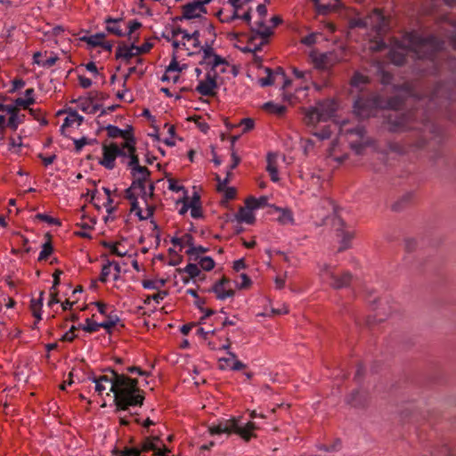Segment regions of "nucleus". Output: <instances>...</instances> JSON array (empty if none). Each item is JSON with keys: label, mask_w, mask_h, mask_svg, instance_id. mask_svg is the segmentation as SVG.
I'll return each mask as SVG.
<instances>
[{"label": "nucleus", "mask_w": 456, "mask_h": 456, "mask_svg": "<svg viewBox=\"0 0 456 456\" xmlns=\"http://www.w3.org/2000/svg\"><path fill=\"white\" fill-rule=\"evenodd\" d=\"M199 37L200 32L198 30L189 33L180 27H174L167 34L166 38L173 46V54L172 60L162 76V81L175 84L179 80L180 74L188 68V64L183 61L184 56L201 54L200 61H203L204 51L207 48H212V46L208 45H201Z\"/></svg>", "instance_id": "1"}, {"label": "nucleus", "mask_w": 456, "mask_h": 456, "mask_svg": "<svg viewBox=\"0 0 456 456\" xmlns=\"http://www.w3.org/2000/svg\"><path fill=\"white\" fill-rule=\"evenodd\" d=\"M442 47L441 42L436 37H422L417 32L404 35L401 41L395 40L389 50L390 61L395 65L404 62L405 57L412 53L419 59L432 57L434 53Z\"/></svg>", "instance_id": "2"}, {"label": "nucleus", "mask_w": 456, "mask_h": 456, "mask_svg": "<svg viewBox=\"0 0 456 456\" xmlns=\"http://www.w3.org/2000/svg\"><path fill=\"white\" fill-rule=\"evenodd\" d=\"M337 110V104L332 100H324L316 102L314 106L304 109V122L311 133L321 140L328 139L331 134V126L337 128L336 124L327 123Z\"/></svg>", "instance_id": "3"}, {"label": "nucleus", "mask_w": 456, "mask_h": 456, "mask_svg": "<svg viewBox=\"0 0 456 456\" xmlns=\"http://www.w3.org/2000/svg\"><path fill=\"white\" fill-rule=\"evenodd\" d=\"M201 64L210 67L204 78L200 79L195 91L203 96H213L217 89V75L225 72L228 68V62L223 57L215 53L213 48H207L204 51L203 61Z\"/></svg>", "instance_id": "4"}, {"label": "nucleus", "mask_w": 456, "mask_h": 456, "mask_svg": "<svg viewBox=\"0 0 456 456\" xmlns=\"http://www.w3.org/2000/svg\"><path fill=\"white\" fill-rule=\"evenodd\" d=\"M113 394L114 402L118 410H127L130 406H141L144 400L138 380L125 374H118Z\"/></svg>", "instance_id": "5"}, {"label": "nucleus", "mask_w": 456, "mask_h": 456, "mask_svg": "<svg viewBox=\"0 0 456 456\" xmlns=\"http://www.w3.org/2000/svg\"><path fill=\"white\" fill-rule=\"evenodd\" d=\"M126 164L134 178L131 186L126 190V198H132L134 194L144 193V191H152L153 186L149 181L150 171L139 164L135 151H133Z\"/></svg>", "instance_id": "6"}, {"label": "nucleus", "mask_w": 456, "mask_h": 456, "mask_svg": "<svg viewBox=\"0 0 456 456\" xmlns=\"http://www.w3.org/2000/svg\"><path fill=\"white\" fill-rule=\"evenodd\" d=\"M257 428L256 424L253 421H248L245 425H240V419L232 418L229 419L218 420L217 423H213L208 427V431L211 435H229L231 433H235L244 441H249L251 438L256 437L255 430Z\"/></svg>", "instance_id": "7"}, {"label": "nucleus", "mask_w": 456, "mask_h": 456, "mask_svg": "<svg viewBox=\"0 0 456 456\" xmlns=\"http://www.w3.org/2000/svg\"><path fill=\"white\" fill-rule=\"evenodd\" d=\"M387 26V21L386 17L382 14L380 10L375 9L370 14H369L366 18H354L350 20V27H364L370 28L376 34L377 37H379L380 34L386 29ZM369 48L371 51H381L385 48V44L377 37V40L370 42Z\"/></svg>", "instance_id": "8"}, {"label": "nucleus", "mask_w": 456, "mask_h": 456, "mask_svg": "<svg viewBox=\"0 0 456 456\" xmlns=\"http://www.w3.org/2000/svg\"><path fill=\"white\" fill-rule=\"evenodd\" d=\"M401 106V101L398 99H392L384 102L379 96H375L371 99L364 100L359 98L355 101L354 105V111L361 118H366L374 115L376 109H394L396 110Z\"/></svg>", "instance_id": "9"}, {"label": "nucleus", "mask_w": 456, "mask_h": 456, "mask_svg": "<svg viewBox=\"0 0 456 456\" xmlns=\"http://www.w3.org/2000/svg\"><path fill=\"white\" fill-rule=\"evenodd\" d=\"M102 157L99 160V164L106 169L111 170L116 167V159L120 158L122 163H126L133 151L136 150H130L123 146H119L116 142L102 143Z\"/></svg>", "instance_id": "10"}, {"label": "nucleus", "mask_w": 456, "mask_h": 456, "mask_svg": "<svg viewBox=\"0 0 456 456\" xmlns=\"http://www.w3.org/2000/svg\"><path fill=\"white\" fill-rule=\"evenodd\" d=\"M310 58L317 69H329L337 63L347 59L346 48H338L329 53L312 51Z\"/></svg>", "instance_id": "11"}, {"label": "nucleus", "mask_w": 456, "mask_h": 456, "mask_svg": "<svg viewBox=\"0 0 456 456\" xmlns=\"http://www.w3.org/2000/svg\"><path fill=\"white\" fill-rule=\"evenodd\" d=\"M265 77H260L258 83L261 86H268L274 84H281L283 90V99L290 103H294V97L289 91L290 80L287 79L282 69L278 68L273 71L269 68L265 69Z\"/></svg>", "instance_id": "12"}, {"label": "nucleus", "mask_w": 456, "mask_h": 456, "mask_svg": "<svg viewBox=\"0 0 456 456\" xmlns=\"http://www.w3.org/2000/svg\"><path fill=\"white\" fill-rule=\"evenodd\" d=\"M118 373L113 370H107L103 374L99 376L90 377L89 379L94 384V393L99 396H110V393L114 394L116 380L118 379Z\"/></svg>", "instance_id": "13"}, {"label": "nucleus", "mask_w": 456, "mask_h": 456, "mask_svg": "<svg viewBox=\"0 0 456 456\" xmlns=\"http://www.w3.org/2000/svg\"><path fill=\"white\" fill-rule=\"evenodd\" d=\"M152 191L134 194L132 198H126L131 204V213H134L140 220H146L153 215V207L148 202Z\"/></svg>", "instance_id": "14"}, {"label": "nucleus", "mask_w": 456, "mask_h": 456, "mask_svg": "<svg viewBox=\"0 0 456 456\" xmlns=\"http://www.w3.org/2000/svg\"><path fill=\"white\" fill-rule=\"evenodd\" d=\"M159 442V438L158 436H151L147 437L143 443L142 444L140 448H125L121 451H115L116 456H142V452L153 451L154 455L157 456L159 452H165L167 455L170 452L169 449L164 446L161 449L158 443Z\"/></svg>", "instance_id": "15"}, {"label": "nucleus", "mask_w": 456, "mask_h": 456, "mask_svg": "<svg viewBox=\"0 0 456 456\" xmlns=\"http://www.w3.org/2000/svg\"><path fill=\"white\" fill-rule=\"evenodd\" d=\"M346 131V140L351 148L357 153L362 154L366 147L369 146L370 142L365 138L364 129L362 126H357L354 129L340 128V136Z\"/></svg>", "instance_id": "16"}, {"label": "nucleus", "mask_w": 456, "mask_h": 456, "mask_svg": "<svg viewBox=\"0 0 456 456\" xmlns=\"http://www.w3.org/2000/svg\"><path fill=\"white\" fill-rule=\"evenodd\" d=\"M292 72L295 77V80H290L292 84H295L296 94H292L294 97V102L300 99L298 95L301 91L308 90L310 86L313 84L312 73L309 70H300L297 68H292Z\"/></svg>", "instance_id": "17"}, {"label": "nucleus", "mask_w": 456, "mask_h": 456, "mask_svg": "<svg viewBox=\"0 0 456 456\" xmlns=\"http://www.w3.org/2000/svg\"><path fill=\"white\" fill-rule=\"evenodd\" d=\"M106 132L110 138H122L124 140L123 142L118 144L119 146L126 147V149L129 148L130 150H136V142L131 127L123 130L116 126L109 125L106 126Z\"/></svg>", "instance_id": "18"}, {"label": "nucleus", "mask_w": 456, "mask_h": 456, "mask_svg": "<svg viewBox=\"0 0 456 456\" xmlns=\"http://www.w3.org/2000/svg\"><path fill=\"white\" fill-rule=\"evenodd\" d=\"M102 192L99 190H92L87 191V195L91 197V200L94 201L95 206L100 208V204L105 208L106 211L109 214H111L115 210V206L113 205V200L111 198L110 190L105 187L102 188Z\"/></svg>", "instance_id": "19"}, {"label": "nucleus", "mask_w": 456, "mask_h": 456, "mask_svg": "<svg viewBox=\"0 0 456 456\" xmlns=\"http://www.w3.org/2000/svg\"><path fill=\"white\" fill-rule=\"evenodd\" d=\"M211 0H196L183 6V17L188 20L200 17L206 13L205 5Z\"/></svg>", "instance_id": "20"}, {"label": "nucleus", "mask_w": 456, "mask_h": 456, "mask_svg": "<svg viewBox=\"0 0 456 456\" xmlns=\"http://www.w3.org/2000/svg\"><path fill=\"white\" fill-rule=\"evenodd\" d=\"M215 293L216 298L220 300H225L227 298L232 297L235 294V290L232 286L231 281L223 277L220 281L216 282L212 289Z\"/></svg>", "instance_id": "21"}, {"label": "nucleus", "mask_w": 456, "mask_h": 456, "mask_svg": "<svg viewBox=\"0 0 456 456\" xmlns=\"http://www.w3.org/2000/svg\"><path fill=\"white\" fill-rule=\"evenodd\" d=\"M227 354V357L219 359V368L221 370H240L246 368V364L240 362L234 353L228 351Z\"/></svg>", "instance_id": "22"}, {"label": "nucleus", "mask_w": 456, "mask_h": 456, "mask_svg": "<svg viewBox=\"0 0 456 456\" xmlns=\"http://www.w3.org/2000/svg\"><path fill=\"white\" fill-rule=\"evenodd\" d=\"M270 21L272 27L265 25L263 21L258 22L256 33L260 37V45L266 44L268 37L273 34V28L281 22V19L279 16H273Z\"/></svg>", "instance_id": "23"}, {"label": "nucleus", "mask_w": 456, "mask_h": 456, "mask_svg": "<svg viewBox=\"0 0 456 456\" xmlns=\"http://www.w3.org/2000/svg\"><path fill=\"white\" fill-rule=\"evenodd\" d=\"M106 30L117 37H125V20L123 18L107 17L104 20Z\"/></svg>", "instance_id": "24"}, {"label": "nucleus", "mask_w": 456, "mask_h": 456, "mask_svg": "<svg viewBox=\"0 0 456 456\" xmlns=\"http://www.w3.org/2000/svg\"><path fill=\"white\" fill-rule=\"evenodd\" d=\"M136 56H139V50L134 45L122 44L119 45L116 50V58L122 60L126 63L129 62L132 58Z\"/></svg>", "instance_id": "25"}, {"label": "nucleus", "mask_w": 456, "mask_h": 456, "mask_svg": "<svg viewBox=\"0 0 456 456\" xmlns=\"http://www.w3.org/2000/svg\"><path fill=\"white\" fill-rule=\"evenodd\" d=\"M119 273L120 266L118 265V264L108 262L102 266L99 280L102 282H107L110 280V278H112L114 281H117L119 277Z\"/></svg>", "instance_id": "26"}, {"label": "nucleus", "mask_w": 456, "mask_h": 456, "mask_svg": "<svg viewBox=\"0 0 456 456\" xmlns=\"http://www.w3.org/2000/svg\"><path fill=\"white\" fill-rule=\"evenodd\" d=\"M228 1L231 4V5L232 6V14L231 16L220 18V20L223 22H230V21H232L237 19H241L244 21H246L247 23H249V21L251 20V15L248 11L245 12L241 15L239 13V10L240 8V5L239 3L240 0H228Z\"/></svg>", "instance_id": "27"}, {"label": "nucleus", "mask_w": 456, "mask_h": 456, "mask_svg": "<svg viewBox=\"0 0 456 456\" xmlns=\"http://www.w3.org/2000/svg\"><path fill=\"white\" fill-rule=\"evenodd\" d=\"M171 243L175 250L186 252L193 245V238L189 233H184L180 237L172 238Z\"/></svg>", "instance_id": "28"}, {"label": "nucleus", "mask_w": 456, "mask_h": 456, "mask_svg": "<svg viewBox=\"0 0 456 456\" xmlns=\"http://www.w3.org/2000/svg\"><path fill=\"white\" fill-rule=\"evenodd\" d=\"M337 271L334 266L328 264H322L319 265L318 275L322 282L329 284L331 287V281L336 279Z\"/></svg>", "instance_id": "29"}, {"label": "nucleus", "mask_w": 456, "mask_h": 456, "mask_svg": "<svg viewBox=\"0 0 456 456\" xmlns=\"http://www.w3.org/2000/svg\"><path fill=\"white\" fill-rule=\"evenodd\" d=\"M279 155L276 153H269L267 155V167L266 169L271 176V180L273 182H278L279 173H278V161H279Z\"/></svg>", "instance_id": "30"}, {"label": "nucleus", "mask_w": 456, "mask_h": 456, "mask_svg": "<svg viewBox=\"0 0 456 456\" xmlns=\"http://www.w3.org/2000/svg\"><path fill=\"white\" fill-rule=\"evenodd\" d=\"M208 345L211 350H228L231 346V343L228 338L222 339L221 338L216 337L214 334L208 338Z\"/></svg>", "instance_id": "31"}, {"label": "nucleus", "mask_w": 456, "mask_h": 456, "mask_svg": "<svg viewBox=\"0 0 456 456\" xmlns=\"http://www.w3.org/2000/svg\"><path fill=\"white\" fill-rule=\"evenodd\" d=\"M35 91L33 88H28L25 91V97L17 98L14 103L23 110H28L30 105L35 103Z\"/></svg>", "instance_id": "32"}, {"label": "nucleus", "mask_w": 456, "mask_h": 456, "mask_svg": "<svg viewBox=\"0 0 456 456\" xmlns=\"http://www.w3.org/2000/svg\"><path fill=\"white\" fill-rule=\"evenodd\" d=\"M83 122V117L77 114L75 110H69L68 115L65 118L63 124L61 127V131L63 132L64 129L73 126H80Z\"/></svg>", "instance_id": "33"}, {"label": "nucleus", "mask_w": 456, "mask_h": 456, "mask_svg": "<svg viewBox=\"0 0 456 456\" xmlns=\"http://www.w3.org/2000/svg\"><path fill=\"white\" fill-rule=\"evenodd\" d=\"M235 217L239 223L252 224L255 222V215L253 211L249 208H247L246 206L239 209Z\"/></svg>", "instance_id": "34"}, {"label": "nucleus", "mask_w": 456, "mask_h": 456, "mask_svg": "<svg viewBox=\"0 0 456 456\" xmlns=\"http://www.w3.org/2000/svg\"><path fill=\"white\" fill-rule=\"evenodd\" d=\"M352 276L348 272L337 273L336 279L331 281V287L334 289H341L350 284Z\"/></svg>", "instance_id": "35"}, {"label": "nucleus", "mask_w": 456, "mask_h": 456, "mask_svg": "<svg viewBox=\"0 0 456 456\" xmlns=\"http://www.w3.org/2000/svg\"><path fill=\"white\" fill-rule=\"evenodd\" d=\"M44 300V292L41 291L39 293V297L37 299H32L30 302V310L33 316L37 319V322H39L42 319L41 311L43 306Z\"/></svg>", "instance_id": "36"}, {"label": "nucleus", "mask_w": 456, "mask_h": 456, "mask_svg": "<svg viewBox=\"0 0 456 456\" xmlns=\"http://www.w3.org/2000/svg\"><path fill=\"white\" fill-rule=\"evenodd\" d=\"M263 109L267 113L272 114V115H275L277 117H281L286 112V107L285 106H283L281 104H279V103H275L273 102H265L263 105Z\"/></svg>", "instance_id": "37"}, {"label": "nucleus", "mask_w": 456, "mask_h": 456, "mask_svg": "<svg viewBox=\"0 0 456 456\" xmlns=\"http://www.w3.org/2000/svg\"><path fill=\"white\" fill-rule=\"evenodd\" d=\"M338 237L340 239L339 250H345L350 247L354 232L345 229L338 230Z\"/></svg>", "instance_id": "38"}, {"label": "nucleus", "mask_w": 456, "mask_h": 456, "mask_svg": "<svg viewBox=\"0 0 456 456\" xmlns=\"http://www.w3.org/2000/svg\"><path fill=\"white\" fill-rule=\"evenodd\" d=\"M105 38V35L102 33H97L94 35L83 37L81 40L86 43L91 47H99L103 44V40Z\"/></svg>", "instance_id": "39"}, {"label": "nucleus", "mask_w": 456, "mask_h": 456, "mask_svg": "<svg viewBox=\"0 0 456 456\" xmlns=\"http://www.w3.org/2000/svg\"><path fill=\"white\" fill-rule=\"evenodd\" d=\"M277 211L279 212L277 220L280 224L286 225L292 224L294 223L293 213L291 210L279 208H277Z\"/></svg>", "instance_id": "40"}, {"label": "nucleus", "mask_w": 456, "mask_h": 456, "mask_svg": "<svg viewBox=\"0 0 456 456\" xmlns=\"http://www.w3.org/2000/svg\"><path fill=\"white\" fill-rule=\"evenodd\" d=\"M340 5L341 4L339 0H332L331 3H329L327 4H318L316 11L319 14L325 15L331 12L337 11L340 7Z\"/></svg>", "instance_id": "41"}, {"label": "nucleus", "mask_w": 456, "mask_h": 456, "mask_svg": "<svg viewBox=\"0 0 456 456\" xmlns=\"http://www.w3.org/2000/svg\"><path fill=\"white\" fill-rule=\"evenodd\" d=\"M166 280L164 279H153L142 281V287L146 289H153L159 291L165 286Z\"/></svg>", "instance_id": "42"}, {"label": "nucleus", "mask_w": 456, "mask_h": 456, "mask_svg": "<svg viewBox=\"0 0 456 456\" xmlns=\"http://www.w3.org/2000/svg\"><path fill=\"white\" fill-rule=\"evenodd\" d=\"M25 115L23 114H13L8 118V120H5V127H9L12 130L15 131L18 126L24 122Z\"/></svg>", "instance_id": "43"}, {"label": "nucleus", "mask_w": 456, "mask_h": 456, "mask_svg": "<svg viewBox=\"0 0 456 456\" xmlns=\"http://www.w3.org/2000/svg\"><path fill=\"white\" fill-rule=\"evenodd\" d=\"M100 328L101 325L99 324V322L94 321L91 318H86L85 323L78 325V329H81L89 333L96 332L100 330Z\"/></svg>", "instance_id": "44"}, {"label": "nucleus", "mask_w": 456, "mask_h": 456, "mask_svg": "<svg viewBox=\"0 0 456 456\" xmlns=\"http://www.w3.org/2000/svg\"><path fill=\"white\" fill-rule=\"evenodd\" d=\"M77 106L82 111L89 114H94L97 110L96 106L89 99H79Z\"/></svg>", "instance_id": "45"}, {"label": "nucleus", "mask_w": 456, "mask_h": 456, "mask_svg": "<svg viewBox=\"0 0 456 456\" xmlns=\"http://www.w3.org/2000/svg\"><path fill=\"white\" fill-rule=\"evenodd\" d=\"M92 305L95 306L98 313L102 315L108 317V315H111L113 314V307L103 302L96 301L92 303Z\"/></svg>", "instance_id": "46"}, {"label": "nucleus", "mask_w": 456, "mask_h": 456, "mask_svg": "<svg viewBox=\"0 0 456 456\" xmlns=\"http://www.w3.org/2000/svg\"><path fill=\"white\" fill-rule=\"evenodd\" d=\"M369 83L368 77L364 76L362 73L356 72L351 80V85L354 87L362 89V86Z\"/></svg>", "instance_id": "47"}, {"label": "nucleus", "mask_w": 456, "mask_h": 456, "mask_svg": "<svg viewBox=\"0 0 456 456\" xmlns=\"http://www.w3.org/2000/svg\"><path fill=\"white\" fill-rule=\"evenodd\" d=\"M106 247H108L110 250V252L118 256H125L127 254V250L125 248V247L118 242L115 243H108L106 244Z\"/></svg>", "instance_id": "48"}, {"label": "nucleus", "mask_w": 456, "mask_h": 456, "mask_svg": "<svg viewBox=\"0 0 456 456\" xmlns=\"http://www.w3.org/2000/svg\"><path fill=\"white\" fill-rule=\"evenodd\" d=\"M22 146V138L20 135L12 136L9 139V151L13 153H20V148Z\"/></svg>", "instance_id": "49"}, {"label": "nucleus", "mask_w": 456, "mask_h": 456, "mask_svg": "<svg viewBox=\"0 0 456 456\" xmlns=\"http://www.w3.org/2000/svg\"><path fill=\"white\" fill-rule=\"evenodd\" d=\"M252 284L251 279L246 274L241 273L238 280L235 281L236 288L239 289H248Z\"/></svg>", "instance_id": "50"}, {"label": "nucleus", "mask_w": 456, "mask_h": 456, "mask_svg": "<svg viewBox=\"0 0 456 456\" xmlns=\"http://www.w3.org/2000/svg\"><path fill=\"white\" fill-rule=\"evenodd\" d=\"M118 321L119 319L116 314H111L108 315L106 320L102 322H99V324L101 325V328H103L110 332V330L118 322Z\"/></svg>", "instance_id": "51"}, {"label": "nucleus", "mask_w": 456, "mask_h": 456, "mask_svg": "<svg viewBox=\"0 0 456 456\" xmlns=\"http://www.w3.org/2000/svg\"><path fill=\"white\" fill-rule=\"evenodd\" d=\"M167 188L168 190L174 191V192H180L183 191V195L186 194V191L184 190V187L175 178L168 177L167 178Z\"/></svg>", "instance_id": "52"}, {"label": "nucleus", "mask_w": 456, "mask_h": 456, "mask_svg": "<svg viewBox=\"0 0 456 456\" xmlns=\"http://www.w3.org/2000/svg\"><path fill=\"white\" fill-rule=\"evenodd\" d=\"M167 296V292L165 290H159L153 295L147 296L144 299L145 304H150L153 300L156 304H159Z\"/></svg>", "instance_id": "53"}, {"label": "nucleus", "mask_w": 456, "mask_h": 456, "mask_svg": "<svg viewBox=\"0 0 456 456\" xmlns=\"http://www.w3.org/2000/svg\"><path fill=\"white\" fill-rule=\"evenodd\" d=\"M215 265H216V263H215L214 259L210 256H207L206 257L200 259L199 266L200 269H202L206 272H209V271L213 270Z\"/></svg>", "instance_id": "54"}, {"label": "nucleus", "mask_w": 456, "mask_h": 456, "mask_svg": "<svg viewBox=\"0 0 456 456\" xmlns=\"http://www.w3.org/2000/svg\"><path fill=\"white\" fill-rule=\"evenodd\" d=\"M184 273H186L191 278H196L200 273V268L199 265L194 263L188 264L184 269Z\"/></svg>", "instance_id": "55"}, {"label": "nucleus", "mask_w": 456, "mask_h": 456, "mask_svg": "<svg viewBox=\"0 0 456 456\" xmlns=\"http://www.w3.org/2000/svg\"><path fill=\"white\" fill-rule=\"evenodd\" d=\"M141 26V22L136 20H130L127 23L125 22L126 36H131L135 30L140 28Z\"/></svg>", "instance_id": "56"}, {"label": "nucleus", "mask_w": 456, "mask_h": 456, "mask_svg": "<svg viewBox=\"0 0 456 456\" xmlns=\"http://www.w3.org/2000/svg\"><path fill=\"white\" fill-rule=\"evenodd\" d=\"M274 287L276 289H282L286 286V281H287V273H284L283 274H278L274 278Z\"/></svg>", "instance_id": "57"}, {"label": "nucleus", "mask_w": 456, "mask_h": 456, "mask_svg": "<svg viewBox=\"0 0 456 456\" xmlns=\"http://www.w3.org/2000/svg\"><path fill=\"white\" fill-rule=\"evenodd\" d=\"M53 252V247L50 242H45L43 247L42 250L39 254V260H45Z\"/></svg>", "instance_id": "58"}, {"label": "nucleus", "mask_w": 456, "mask_h": 456, "mask_svg": "<svg viewBox=\"0 0 456 456\" xmlns=\"http://www.w3.org/2000/svg\"><path fill=\"white\" fill-rule=\"evenodd\" d=\"M240 126L243 133H247L253 129L254 127V120L252 118H243L240 122Z\"/></svg>", "instance_id": "59"}, {"label": "nucleus", "mask_w": 456, "mask_h": 456, "mask_svg": "<svg viewBox=\"0 0 456 456\" xmlns=\"http://www.w3.org/2000/svg\"><path fill=\"white\" fill-rule=\"evenodd\" d=\"M191 208V216L193 217V218H199L201 216V209L197 205L196 201H192L191 202L190 204V207Z\"/></svg>", "instance_id": "60"}, {"label": "nucleus", "mask_w": 456, "mask_h": 456, "mask_svg": "<svg viewBox=\"0 0 456 456\" xmlns=\"http://www.w3.org/2000/svg\"><path fill=\"white\" fill-rule=\"evenodd\" d=\"M75 330H76V327L75 326H72L69 330H68L67 332H65L61 338V340L62 341H66V342H71L74 340V338H76V335H75Z\"/></svg>", "instance_id": "61"}, {"label": "nucleus", "mask_w": 456, "mask_h": 456, "mask_svg": "<svg viewBox=\"0 0 456 456\" xmlns=\"http://www.w3.org/2000/svg\"><path fill=\"white\" fill-rule=\"evenodd\" d=\"M261 206L260 200L249 198L246 200V207L249 208L252 211Z\"/></svg>", "instance_id": "62"}, {"label": "nucleus", "mask_w": 456, "mask_h": 456, "mask_svg": "<svg viewBox=\"0 0 456 456\" xmlns=\"http://www.w3.org/2000/svg\"><path fill=\"white\" fill-rule=\"evenodd\" d=\"M4 112H5L9 117H11L13 114L19 113V107L15 103L12 105L4 104Z\"/></svg>", "instance_id": "63"}, {"label": "nucleus", "mask_w": 456, "mask_h": 456, "mask_svg": "<svg viewBox=\"0 0 456 456\" xmlns=\"http://www.w3.org/2000/svg\"><path fill=\"white\" fill-rule=\"evenodd\" d=\"M58 59L59 58H58V56L56 54H52L50 57H48L47 59H45L43 61V66L42 67L50 68V67L53 66L56 63Z\"/></svg>", "instance_id": "64"}]
</instances>
